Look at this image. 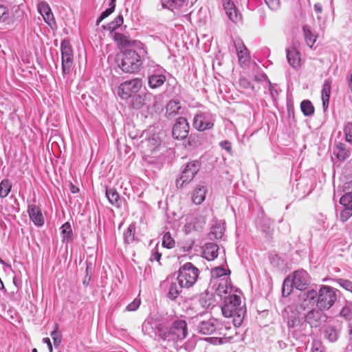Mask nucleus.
I'll return each instance as SVG.
<instances>
[{
    "label": "nucleus",
    "instance_id": "obj_1",
    "mask_svg": "<svg viewBox=\"0 0 352 352\" xmlns=\"http://www.w3.org/2000/svg\"><path fill=\"white\" fill-rule=\"evenodd\" d=\"M142 331L151 337L173 342L184 339L188 334L187 324L184 320H175L168 324L165 322H157L152 318L144 322Z\"/></svg>",
    "mask_w": 352,
    "mask_h": 352
},
{
    "label": "nucleus",
    "instance_id": "obj_2",
    "mask_svg": "<svg viewBox=\"0 0 352 352\" xmlns=\"http://www.w3.org/2000/svg\"><path fill=\"white\" fill-rule=\"evenodd\" d=\"M283 318L287 322L289 332L294 337L299 338L308 334V324L304 316L300 314L298 306H287L284 310Z\"/></svg>",
    "mask_w": 352,
    "mask_h": 352
},
{
    "label": "nucleus",
    "instance_id": "obj_3",
    "mask_svg": "<svg viewBox=\"0 0 352 352\" xmlns=\"http://www.w3.org/2000/svg\"><path fill=\"white\" fill-rule=\"evenodd\" d=\"M221 311L226 318H232V322L235 327H239L242 324L246 312L240 296L236 294L225 296Z\"/></svg>",
    "mask_w": 352,
    "mask_h": 352
},
{
    "label": "nucleus",
    "instance_id": "obj_4",
    "mask_svg": "<svg viewBox=\"0 0 352 352\" xmlns=\"http://www.w3.org/2000/svg\"><path fill=\"white\" fill-rule=\"evenodd\" d=\"M117 63L119 67L125 73L134 74L140 70L142 60L135 50H125L118 54Z\"/></svg>",
    "mask_w": 352,
    "mask_h": 352
},
{
    "label": "nucleus",
    "instance_id": "obj_5",
    "mask_svg": "<svg viewBox=\"0 0 352 352\" xmlns=\"http://www.w3.org/2000/svg\"><path fill=\"white\" fill-rule=\"evenodd\" d=\"M199 270L191 263L188 262L181 266L178 270L177 280L184 288H190L197 281Z\"/></svg>",
    "mask_w": 352,
    "mask_h": 352
},
{
    "label": "nucleus",
    "instance_id": "obj_6",
    "mask_svg": "<svg viewBox=\"0 0 352 352\" xmlns=\"http://www.w3.org/2000/svg\"><path fill=\"white\" fill-rule=\"evenodd\" d=\"M338 291L329 285H321L317 292V307L329 309L337 300V292Z\"/></svg>",
    "mask_w": 352,
    "mask_h": 352
},
{
    "label": "nucleus",
    "instance_id": "obj_7",
    "mask_svg": "<svg viewBox=\"0 0 352 352\" xmlns=\"http://www.w3.org/2000/svg\"><path fill=\"white\" fill-rule=\"evenodd\" d=\"M142 87V80L135 78L122 82L117 88V94L123 100L135 95Z\"/></svg>",
    "mask_w": 352,
    "mask_h": 352
},
{
    "label": "nucleus",
    "instance_id": "obj_8",
    "mask_svg": "<svg viewBox=\"0 0 352 352\" xmlns=\"http://www.w3.org/2000/svg\"><path fill=\"white\" fill-rule=\"evenodd\" d=\"M62 74L63 76L70 74L74 67V53L69 42L63 40L60 45Z\"/></svg>",
    "mask_w": 352,
    "mask_h": 352
},
{
    "label": "nucleus",
    "instance_id": "obj_9",
    "mask_svg": "<svg viewBox=\"0 0 352 352\" xmlns=\"http://www.w3.org/2000/svg\"><path fill=\"white\" fill-rule=\"evenodd\" d=\"M163 8H168L178 16L188 17L189 6L188 0H162Z\"/></svg>",
    "mask_w": 352,
    "mask_h": 352
},
{
    "label": "nucleus",
    "instance_id": "obj_10",
    "mask_svg": "<svg viewBox=\"0 0 352 352\" xmlns=\"http://www.w3.org/2000/svg\"><path fill=\"white\" fill-rule=\"evenodd\" d=\"M199 166L198 162L188 163L183 170L181 177L176 180V186L181 188L185 184L191 182L199 171Z\"/></svg>",
    "mask_w": 352,
    "mask_h": 352
},
{
    "label": "nucleus",
    "instance_id": "obj_11",
    "mask_svg": "<svg viewBox=\"0 0 352 352\" xmlns=\"http://www.w3.org/2000/svg\"><path fill=\"white\" fill-rule=\"evenodd\" d=\"M316 297L317 292L314 289H310L307 292H302L298 296V303L292 304V305L298 306L300 314H301L302 311H305L307 309L310 308L314 305Z\"/></svg>",
    "mask_w": 352,
    "mask_h": 352
},
{
    "label": "nucleus",
    "instance_id": "obj_12",
    "mask_svg": "<svg viewBox=\"0 0 352 352\" xmlns=\"http://www.w3.org/2000/svg\"><path fill=\"white\" fill-rule=\"evenodd\" d=\"M214 119L207 113H200L195 115L193 118L192 125L199 131L210 129L214 126Z\"/></svg>",
    "mask_w": 352,
    "mask_h": 352
},
{
    "label": "nucleus",
    "instance_id": "obj_13",
    "mask_svg": "<svg viewBox=\"0 0 352 352\" xmlns=\"http://www.w3.org/2000/svg\"><path fill=\"white\" fill-rule=\"evenodd\" d=\"M206 224V218L202 214H197L189 218L184 226L183 231L186 234H190L193 231L201 232Z\"/></svg>",
    "mask_w": 352,
    "mask_h": 352
},
{
    "label": "nucleus",
    "instance_id": "obj_14",
    "mask_svg": "<svg viewBox=\"0 0 352 352\" xmlns=\"http://www.w3.org/2000/svg\"><path fill=\"white\" fill-rule=\"evenodd\" d=\"M220 324L219 320L211 318L207 320L199 321L197 326V330L199 333L204 335L214 334L217 336Z\"/></svg>",
    "mask_w": 352,
    "mask_h": 352
},
{
    "label": "nucleus",
    "instance_id": "obj_15",
    "mask_svg": "<svg viewBox=\"0 0 352 352\" xmlns=\"http://www.w3.org/2000/svg\"><path fill=\"white\" fill-rule=\"evenodd\" d=\"M190 126L187 120L183 117L177 119L173 126L172 135L175 140L185 139L189 133Z\"/></svg>",
    "mask_w": 352,
    "mask_h": 352
},
{
    "label": "nucleus",
    "instance_id": "obj_16",
    "mask_svg": "<svg viewBox=\"0 0 352 352\" xmlns=\"http://www.w3.org/2000/svg\"><path fill=\"white\" fill-rule=\"evenodd\" d=\"M113 38L119 48L135 47L144 50L143 43H142L140 41L133 40L130 36H126L122 33L114 32L113 34Z\"/></svg>",
    "mask_w": 352,
    "mask_h": 352
},
{
    "label": "nucleus",
    "instance_id": "obj_17",
    "mask_svg": "<svg viewBox=\"0 0 352 352\" xmlns=\"http://www.w3.org/2000/svg\"><path fill=\"white\" fill-rule=\"evenodd\" d=\"M323 310L324 309L318 307L307 311L304 316L307 324H309L311 327H317L322 321H324L327 316L323 313Z\"/></svg>",
    "mask_w": 352,
    "mask_h": 352
},
{
    "label": "nucleus",
    "instance_id": "obj_18",
    "mask_svg": "<svg viewBox=\"0 0 352 352\" xmlns=\"http://www.w3.org/2000/svg\"><path fill=\"white\" fill-rule=\"evenodd\" d=\"M294 286L299 290H305L309 284V276L305 270H300L293 272L291 278Z\"/></svg>",
    "mask_w": 352,
    "mask_h": 352
},
{
    "label": "nucleus",
    "instance_id": "obj_19",
    "mask_svg": "<svg viewBox=\"0 0 352 352\" xmlns=\"http://www.w3.org/2000/svg\"><path fill=\"white\" fill-rule=\"evenodd\" d=\"M28 212L30 219L32 221L36 226H42L45 223V219L39 206L34 204H29Z\"/></svg>",
    "mask_w": 352,
    "mask_h": 352
},
{
    "label": "nucleus",
    "instance_id": "obj_20",
    "mask_svg": "<svg viewBox=\"0 0 352 352\" xmlns=\"http://www.w3.org/2000/svg\"><path fill=\"white\" fill-rule=\"evenodd\" d=\"M223 8L226 15L230 19V21L234 23H237L241 21V14L231 0L224 1Z\"/></svg>",
    "mask_w": 352,
    "mask_h": 352
},
{
    "label": "nucleus",
    "instance_id": "obj_21",
    "mask_svg": "<svg viewBox=\"0 0 352 352\" xmlns=\"http://www.w3.org/2000/svg\"><path fill=\"white\" fill-rule=\"evenodd\" d=\"M166 80L165 75L163 74L162 68L157 69L148 78V82L150 88L156 89L161 87Z\"/></svg>",
    "mask_w": 352,
    "mask_h": 352
},
{
    "label": "nucleus",
    "instance_id": "obj_22",
    "mask_svg": "<svg viewBox=\"0 0 352 352\" xmlns=\"http://www.w3.org/2000/svg\"><path fill=\"white\" fill-rule=\"evenodd\" d=\"M233 326L234 327H232L221 322L218 329L217 336H221L223 340H226V342L233 340L238 334L236 331L237 327H235L234 324Z\"/></svg>",
    "mask_w": 352,
    "mask_h": 352
},
{
    "label": "nucleus",
    "instance_id": "obj_23",
    "mask_svg": "<svg viewBox=\"0 0 352 352\" xmlns=\"http://www.w3.org/2000/svg\"><path fill=\"white\" fill-rule=\"evenodd\" d=\"M162 285L167 287V296L170 300H175L182 292V288H184L179 285L177 280H170L169 279L165 280Z\"/></svg>",
    "mask_w": 352,
    "mask_h": 352
},
{
    "label": "nucleus",
    "instance_id": "obj_24",
    "mask_svg": "<svg viewBox=\"0 0 352 352\" xmlns=\"http://www.w3.org/2000/svg\"><path fill=\"white\" fill-rule=\"evenodd\" d=\"M14 8L16 15L13 14L12 17H11L8 8L0 3V23H10L20 16L19 7L16 6L13 8V9Z\"/></svg>",
    "mask_w": 352,
    "mask_h": 352
},
{
    "label": "nucleus",
    "instance_id": "obj_25",
    "mask_svg": "<svg viewBox=\"0 0 352 352\" xmlns=\"http://www.w3.org/2000/svg\"><path fill=\"white\" fill-rule=\"evenodd\" d=\"M232 289L233 288L228 277L218 279L217 287L215 290L219 296H222L226 294L232 295L231 292Z\"/></svg>",
    "mask_w": 352,
    "mask_h": 352
},
{
    "label": "nucleus",
    "instance_id": "obj_26",
    "mask_svg": "<svg viewBox=\"0 0 352 352\" xmlns=\"http://www.w3.org/2000/svg\"><path fill=\"white\" fill-rule=\"evenodd\" d=\"M288 63L294 69H298L300 63V54L295 48L291 47L286 50Z\"/></svg>",
    "mask_w": 352,
    "mask_h": 352
},
{
    "label": "nucleus",
    "instance_id": "obj_27",
    "mask_svg": "<svg viewBox=\"0 0 352 352\" xmlns=\"http://www.w3.org/2000/svg\"><path fill=\"white\" fill-rule=\"evenodd\" d=\"M37 8L39 13L43 16L44 21L47 24L51 25L54 18L49 5L45 2H40L38 3Z\"/></svg>",
    "mask_w": 352,
    "mask_h": 352
},
{
    "label": "nucleus",
    "instance_id": "obj_28",
    "mask_svg": "<svg viewBox=\"0 0 352 352\" xmlns=\"http://www.w3.org/2000/svg\"><path fill=\"white\" fill-rule=\"evenodd\" d=\"M219 246L214 243H208L205 245L203 254L208 261H213L218 256Z\"/></svg>",
    "mask_w": 352,
    "mask_h": 352
},
{
    "label": "nucleus",
    "instance_id": "obj_29",
    "mask_svg": "<svg viewBox=\"0 0 352 352\" xmlns=\"http://www.w3.org/2000/svg\"><path fill=\"white\" fill-rule=\"evenodd\" d=\"M331 80L327 78L324 80L322 89V101L324 111H326L329 106L331 94Z\"/></svg>",
    "mask_w": 352,
    "mask_h": 352
},
{
    "label": "nucleus",
    "instance_id": "obj_30",
    "mask_svg": "<svg viewBox=\"0 0 352 352\" xmlns=\"http://www.w3.org/2000/svg\"><path fill=\"white\" fill-rule=\"evenodd\" d=\"M333 154L336 155L338 159L344 160L350 156L351 148H348L346 144L339 142L335 146Z\"/></svg>",
    "mask_w": 352,
    "mask_h": 352
},
{
    "label": "nucleus",
    "instance_id": "obj_31",
    "mask_svg": "<svg viewBox=\"0 0 352 352\" xmlns=\"http://www.w3.org/2000/svg\"><path fill=\"white\" fill-rule=\"evenodd\" d=\"M207 189L205 186H199L192 192V201L196 205L201 204L206 199Z\"/></svg>",
    "mask_w": 352,
    "mask_h": 352
},
{
    "label": "nucleus",
    "instance_id": "obj_32",
    "mask_svg": "<svg viewBox=\"0 0 352 352\" xmlns=\"http://www.w3.org/2000/svg\"><path fill=\"white\" fill-rule=\"evenodd\" d=\"M106 197L109 202L116 208H120L122 204L120 195L117 190L113 188L106 189Z\"/></svg>",
    "mask_w": 352,
    "mask_h": 352
},
{
    "label": "nucleus",
    "instance_id": "obj_33",
    "mask_svg": "<svg viewBox=\"0 0 352 352\" xmlns=\"http://www.w3.org/2000/svg\"><path fill=\"white\" fill-rule=\"evenodd\" d=\"M226 228L224 223H216L212 226L211 231L209 233L210 239H221L223 236Z\"/></svg>",
    "mask_w": 352,
    "mask_h": 352
},
{
    "label": "nucleus",
    "instance_id": "obj_34",
    "mask_svg": "<svg viewBox=\"0 0 352 352\" xmlns=\"http://www.w3.org/2000/svg\"><path fill=\"white\" fill-rule=\"evenodd\" d=\"M152 95L150 93L144 95H135L132 100V106L134 109H139L147 104V101L151 99Z\"/></svg>",
    "mask_w": 352,
    "mask_h": 352
},
{
    "label": "nucleus",
    "instance_id": "obj_35",
    "mask_svg": "<svg viewBox=\"0 0 352 352\" xmlns=\"http://www.w3.org/2000/svg\"><path fill=\"white\" fill-rule=\"evenodd\" d=\"M182 107L179 102L175 100L170 101L166 107V116L171 118L179 113Z\"/></svg>",
    "mask_w": 352,
    "mask_h": 352
},
{
    "label": "nucleus",
    "instance_id": "obj_36",
    "mask_svg": "<svg viewBox=\"0 0 352 352\" xmlns=\"http://www.w3.org/2000/svg\"><path fill=\"white\" fill-rule=\"evenodd\" d=\"M302 32L307 45L311 48L316 41L317 36L312 32L310 26L308 25L302 27Z\"/></svg>",
    "mask_w": 352,
    "mask_h": 352
},
{
    "label": "nucleus",
    "instance_id": "obj_37",
    "mask_svg": "<svg viewBox=\"0 0 352 352\" xmlns=\"http://www.w3.org/2000/svg\"><path fill=\"white\" fill-rule=\"evenodd\" d=\"M213 295L209 292H204L200 294L199 305L204 309H207L213 305Z\"/></svg>",
    "mask_w": 352,
    "mask_h": 352
},
{
    "label": "nucleus",
    "instance_id": "obj_38",
    "mask_svg": "<svg viewBox=\"0 0 352 352\" xmlns=\"http://www.w3.org/2000/svg\"><path fill=\"white\" fill-rule=\"evenodd\" d=\"M60 233L63 238V242L68 243L72 240V229L69 223L67 222L60 227Z\"/></svg>",
    "mask_w": 352,
    "mask_h": 352
},
{
    "label": "nucleus",
    "instance_id": "obj_39",
    "mask_svg": "<svg viewBox=\"0 0 352 352\" xmlns=\"http://www.w3.org/2000/svg\"><path fill=\"white\" fill-rule=\"evenodd\" d=\"M135 225L131 223L129 226L127 230L124 232V240L125 243H131L136 240L135 239Z\"/></svg>",
    "mask_w": 352,
    "mask_h": 352
},
{
    "label": "nucleus",
    "instance_id": "obj_40",
    "mask_svg": "<svg viewBox=\"0 0 352 352\" xmlns=\"http://www.w3.org/2000/svg\"><path fill=\"white\" fill-rule=\"evenodd\" d=\"M324 335L330 342H335L338 338V331L336 327L327 326L324 330Z\"/></svg>",
    "mask_w": 352,
    "mask_h": 352
},
{
    "label": "nucleus",
    "instance_id": "obj_41",
    "mask_svg": "<svg viewBox=\"0 0 352 352\" xmlns=\"http://www.w3.org/2000/svg\"><path fill=\"white\" fill-rule=\"evenodd\" d=\"M300 109L305 116H311L314 114V107L308 100H305L301 102Z\"/></svg>",
    "mask_w": 352,
    "mask_h": 352
},
{
    "label": "nucleus",
    "instance_id": "obj_42",
    "mask_svg": "<svg viewBox=\"0 0 352 352\" xmlns=\"http://www.w3.org/2000/svg\"><path fill=\"white\" fill-rule=\"evenodd\" d=\"M12 184L8 179H3L0 183V197H6L11 191Z\"/></svg>",
    "mask_w": 352,
    "mask_h": 352
},
{
    "label": "nucleus",
    "instance_id": "obj_43",
    "mask_svg": "<svg viewBox=\"0 0 352 352\" xmlns=\"http://www.w3.org/2000/svg\"><path fill=\"white\" fill-rule=\"evenodd\" d=\"M235 47L239 57V60H241L243 58L244 59V60H248L249 58L248 49L244 45V44L242 42L239 41L238 43H235Z\"/></svg>",
    "mask_w": 352,
    "mask_h": 352
},
{
    "label": "nucleus",
    "instance_id": "obj_44",
    "mask_svg": "<svg viewBox=\"0 0 352 352\" xmlns=\"http://www.w3.org/2000/svg\"><path fill=\"white\" fill-rule=\"evenodd\" d=\"M293 282L290 276H287L283 281L282 287V295L283 297L289 296L294 287Z\"/></svg>",
    "mask_w": 352,
    "mask_h": 352
},
{
    "label": "nucleus",
    "instance_id": "obj_45",
    "mask_svg": "<svg viewBox=\"0 0 352 352\" xmlns=\"http://www.w3.org/2000/svg\"><path fill=\"white\" fill-rule=\"evenodd\" d=\"M124 22V19L122 15L120 14L117 17L114 19L113 21H112L108 25V30H109L110 33L113 34L116 29L120 28Z\"/></svg>",
    "mask_w": 352,
    "mask_h": 352
},
{
    "label": "nucleus",
    "instance_id": "obj_46",
    "mask_svg": "<svg viewBox=\"0 0 352 352\" xmlns=\"http://www.w3.org/2000/svg\"><path fill=\"white\" fill-rule=\"evenodd\" d=\"M175 242L169 232L164 234L162 238V246L168 249H171L175 247Z\"/></svg>",
    "mask_w": 352,
    "mask_h": 352
},
{
    "label": "nucleus",
    "instance_id": "obj_47",
    "mask_svg": "<svg viewBox=\"0 0 352 352\" xmlns=\"http://www.w3.org/2000/svg\"><path fill=\"white\" fill-rule=\"evenodd\" d=\"M272 222L270 219H263L260 223L261 231L266 235L270 236L272 233L271 227Z\"/></svg>",
    "mask_w": 352,
    "mask_h": 352
},
{
    "label": "nucleus",
    "instance_id": "obj_48",
    "mask_svg": "<svg viewBox=\"0 0 352 352\" xmlns=\"http://www.w3.org/2000/svg\"><path fill=\"white\" fill-rule=\"evenodd\" d=\"M340 203L344 207V209L352 210V194L346 193L340 199Z\"/></svg>",
    "mask_w": 352,
    "mask_h": 352
},
{
    "label": "nucleus",
    "instance_id": "obj_49",
    "mask_svg": "<svg viewBox=\"0 0 352 352\" xmlns=\"http://www.w3.org/2000/svg\"><path fill=\"white\" fill-rule=\"evenodd\" d=\"M228 272L230 273V270H227L223 267H217L212 270L211 274L213 278L220 279L226 277Z\"/></svg>",
    "mask_w": 352,
    "mask_h": 352
},
{
    "label": "nucleus",
    "instance_id": "obj_50",
    "mask_svg": "<svg viewBox=\"0 0 352 352\" xmlns=\"http://www.w3.org/2000/svg\"><path fill=\"white\" fill-rule=\"evenodd\" d=\"M345 140L352 145V122H347L344 127Z\"/></svg>",
    "mask_w": 352,
    "mask_h": 352
},
{
    "label": "nucleus",
    "instance_id": "obj_51",
    "mask_svg": "<svg viewBox=\"0 0 352 352\" xmlns=\"http://www.w3.org/2000/svg\"><path fill=\"white\" fill-rule=\"evenodd\" d=\"M335 281L344 289L352 293V281L343 278H337Z\"/></svg>",
    "mask_w": 352,
    "mask_h": 352
},
{
    "label": "nucleus",
    "instance_id": "obj_52",
    "mask_svg": "<svg viewBox=\"0 0 352 352\" xmlns=\"http://www.w3.org/2000/svg\"><path fill=\"white\" fill-rule=\"evenodd\" d=\"M340 316L347 320H350L352 318V311L349 306L346 305L341 309Z\"/></svg>",
    "mask_w": 352,
    "mask_h": 352
},
{
    "label": "nucleus",
    "instance_id": "obj_53",
    "mask_svg": "<svg viewBox=\"0 0 352 352\" xmlns=\"http://www.w3.org/2000/svg\"><path fill=\"white\" fill-rule=\"evenodd\" d=\"M57 327L51 333V337L53 339L54 344L56 347L58 346L61 343V335L57 331Z\"/></svg>",
    "mask_w": 352,
    "mask_h": 352
},
{
    "label": "nucleus",
    "instance_id": "obj_54",
    "mask_svg": "<svg viewBox=\"0 0 352 352\" xmlns=\"http://www.w3.org/2000/svg\"><path fill=\"white\" fill-rule=\"evenodd\" d=\"M110 7L107 9H106L104 12H102L99 16V18L97 19V25H98L103 19L109 16L115 10L114 6H109Z\"/></svg>",
    "mask_w": 352,
    "mask_h": 352
},
{
    "label": "nucleus",
    "instance_id": "obj_55",
    "mask_svg": "<svg viewBox=\"0 0 352 352\" xmlns=\"http://www.w3.org/2000/svg\"><path fill=\"white\" fill-rule=\"evenodd\" d=\"M140 302H141L140 299H138V298L134 299L133 302H131L126 306V310H127L129 311H136L139 308V307L140 305Z\"/></svg>",
    "mask_w": 352,
    "mask_h": 352
},
{
    "label": "nucleus",
    "instance_id": "obj_56",
    "mask_svg": "<svg viewBox=\"0 0 352 352\" xmlns=\"http://www.w3.org/2000/svg\"><path fill=\"white\" fill-rule=\"evenodd\" d=\"M311 352H326L322 343L318 340L312 342Z\"/></svg>",
    "mask_w": 352,
    "mask_h": 352
},
{
    "label": "nucleus",
    "instance_id": "obj_57",
    "mask_svg": "<svg viewBox=\"0 0 352 352\" xmlns=\"http://www.w3.org/2000/svg\"><path fill=\"white\" fill-rule=\"evenodd\" d=\"M219 146L221 148L226 150L228 154L232 155V144L228 140L221 141L219 143Z\"/></svg>",
    "mask_w": 352,
    "mask_h": 352
},
{
    "label": "nucleus",
    "instance_id": "obj_58",
    "mask_svg": "<svg viewBox=\"0 0 352 352\" xmlns=\"http://www.w3.org/2000/svg\"><path fill=\"white\" fill-rule=\"evenodd\" d=\"M195 241L192 239H188L182 243V248L184 252H189L192 250Z\"/></svg>",
    "mask_w": 352,
    "mask_h": 352
},
{
    "label": "nucleus",
    "instance_id": "obj_59",
    "mask_svg": "<svg viewBox=\"0 0 352 352\" xmlns=\"http://www.w3.org/2000/svg\"><path fill=\"white\" fill-rule=\"evenodd\" d=\"M161 256H162V254L159 252L158 249H157V245L155 246V248L151 252L150 260L151 261H160Z\"/></svg>",
    "mask_w": 352,
    "mask_h": 352
},
{
    "label": "nucleus",
    "instance_id": "obj_60",
    "mask_svg": "<svg viewBox=\"0 0 352 352\" xmlns=\"http://www.w3.org/2000/svg\"><path fill=\"white\" fill-rule=\"evenodd\" d=\"M351 216H352V210L351 209H344L340 212V219L343 222L347 221Z\"/></svg>",
    "mask_w": 352,
    "mask_h": 352
},
{
    "label": "nucleus",
    "instance_id": "obj_61",
    "mask_svg": "<svg viewBox=\"0 0 352 352\" xmlns=\"http://www.w3.org/2000/svg\"><path fill=\"white\" fill-rule=\"evenodd\" d=\"M271 10H277L279 8V0H264Z\"/></svg>",
    "mask_w": 352,
    "mask_h": 352
},
{
    "label": "nucleus",
    "instance_id": "obj_62",
    "mask_svg": "<svg viewBox=\"0 0 352 352\" xmlns=\"http://www.w3.org/2000/svg\"><path fill=\"white\" fill-rule=\"evenodd\" d=\"M239 86L243 89H253L251 82L245 78H241L239 79Z\"/></svg>",
    "mask_w": 352,
    "mask_h": 352
},
{
    "label": "nucleus",
    "instance_id": "obj_63",
    "mask_svg": "<svg viewBox=\"0 0 352 352\" xmlns=\"http://www.w3.org/2000/svg\"><path fill=\"white\" fill-rule=\"evenodd\" d=\"M210 343L213 344H221L226 343V340H223L221 336H217L209 338Z\"/></svg>",
    "mask_w": 352,
    "mask_h": 352
},
{
    "label": "nucleus",
    "instance_id": "obj_64",
    "mask_svg": "<svg viewBox=\"0 0 352 352\" xmlns=\"http://www.w3.org/2000/svg\"><path fill=\"white\" fill-rule=\"evenodd\" d=\"M269 84V91L271 97L272 99L275 100L276 98L278 96V94L277 90L273 87L272 84L270 80H268Z\"/></svg>",
    "mask_w": 352,
    "mask_h": 352
}]
</instances>
